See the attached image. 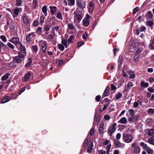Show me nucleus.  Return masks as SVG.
<instances>
[{"instance_id": "1", "label": "nucleus", "mask_w": 154, "mask_h": 154, "mask_svg": "<svg viewBox=\"0 0 154 154\" xmlns=\"http://www.w3.org/2000/svg\"><path fill=\"white\" fill-rule=\"evenodd\" d=\"M75 20L77 21H80L82 18L83 13H82V10H80L77 8L76 10L74 12Z\"/></svg>"}, {"instance_id": "2", "label": "nucleus", "mask_w": 154, "mask_h": 154, "mask_svg": "<svg viewBox=\"0 0 154 154\" xmlns=\"http://www.w3.org/2000/svg\"><path fill=\"white\" fill-rule=\"evenodd\" d=\"M25 54L22 53H18V56L15 57L14 61L15 63H20L24 59Z\"/></svg>"}, {"instance_id": "3", "label": "nucleus", "mask_w": 154, "mask_h": 154, "mask_svg": "<svg viewBox=\"0 0 154 154\" xmlns=\"http://www.w3.org/2000/svg\"><path fill=\"white\" fill-rule=\"evenodd\" d=\"M133 137L131 135L129 134H124L123 140L124 142L129 143L131 142L133 140Z\"/></svg>"}, {"instance_id": "4", "label": "nucleus", "mask_w": 154, "mask_h": 154, "mask_svg": "<svg viewBox=\"0 0 154 154\" xmlns=\"http://www.w3.org/2000/svg\"><path fill=\"white\" fill-rule=\"evenodd\" d=\"M77 7L83 9L85 7V2L83 0H78L77 1Z\"/></svg>"}, {"instance_id": "5", "label": "nucleus", "mask_w": 154, "mask_h": 154, "mask_svg": "<svg viewBox=\"0 0 154 154\" xmlns=\"http://www.w3.org/2000/svg\"><path fill=\"white\" fill-rule=\"evenodd\" d=\"M116 125V123H114L112 126L110 128V130H109L108 131V133L109 134V135L111 136L113 133L115 131V127Z\"/></svg>"}, {"instance_id": "6", "label": "nucleus", "mask_w": 154, "mask_h": 154, "mask_svg": "<svg viewBox=\"0 0 154 154\" xmlns=\"http://www.w3.org/2000/svg\"><path fill=\"white\" fill-rule=\"evenodd\" d=\"M9 41L17 45L18 43L20 44V42H19V39L18 37H15L12 38L11 39L9 40Z\"/></svg>"}, {"instance_id": "7", "label": "nucleus", "mask_w": 154, "mask_h": 154, "mask_svg": "<svg viewBox=\"0 0 154 154\" xmlns=\"http://www.w3.org/2000/svg\"><path fill=\"white\" fill-rule=\"evenodd\" d=\"M114 142L115 144V147L116 148H119L122 147L121 143L117 139H114Z\"/></svg>"}, {"instance_id": "8", "label": "nucleus", "mask_w": 154, "mask_h": 154, "mask_svg": "<svg viewBox=\"0 0 154 154\" xmlns=\"http://www.w3.org/2000/svg\"><path fill=\"white\" fill-rule=\"evenodd\" d=\"M20 50L21 52H19V53H22L23 54H26V48L25 47L22 45L21 43H20Z\"/></svg>"}, {"instance_id": "9", "label": "nucleus", "mask_w": 154, "mask_h": 154, "mask_svg": "<svg viewBox=\"0 0 154 154\" xmlns=\"http://www.w3.org/2000/svg\"><path fill=\"white\" fill-rule=\"evenodd\" d=\"M11 98L9 96H6L4 97L2 100L1 102L2 103H6L9 101Z\"/></svg>"}, {"instance_id": "10", "label": "nucleus", "mask_w": 154, "mask_h": 154, "mask_svg": "<svg viewBox=\"0 0 154 154\" xmlns=\"http://www.w3.org/2000/svg\"><path fill=\"white\" fill-rule=\"evenodd\" d=\"M23 19L24 22L26 24H28L29 23L30 20L28 17L25 14H24L23 16Z\"/></svg>"}, {"instance_id": "11", "label": "nucleus", "mask_w": 154, "mask_h": 154, "mask_svg": "<svg viewBox=\"0 0 154 154\" xmlns=\"http://www.w3.org/2000/svg\"><path fill=\"white\" fill-rule=\"evenodd\" d=\"M109 88L110 87L109 86H107L103 94V95L104 96H107L109 95Z\"/></svg>"}, {"instance_id": "12", "label": "nucleus", "mask_w": 154, "mask_h": 154, "mask_svg": "<svg viewBox=\"0 0 154 154\" xmlns=\"http://www.w3.org/2000/svg\"><path fill=\"white\" fill-rule=\"evenodd\" d=\"M31 75V73L29 72H28L23 77V81H26L28 80Z\"/></svg>"}, {"instance_id": "13", "label": "nucleus", "mask_w": 154, "mask_h": 154, "mask_svg": "<svg viewBox=\"0 0 154 154\" xmlns=\"http://www.w3.org/2000/svg\"><path fill=\"white\" fill-rule=\"evenodd\" d=\"M101 116L100 115H97L96 114L94 116V123H95V122H98L101 119Z\"/></svg>"}, {"instance_id": "14", "label": "nucleus", "mask_w": 154, "mask_h": 154, "mask_svg": "<svg viewBox=\"0 0 154 154\" xmlns=\"http://www.w3.org/2000/svg\"><path fill=\"white\" fill-rule=\"evenodd\" d=\"M133 85L132 82H130L128 83L127 85V87H125L124 91H127L131 87L133 86Z\"/></svg>"}, {"instance_id": "15", "label": "nucleus", "mask_w": 154, "mask_h": 154, "mask_svg": "<svg viewBox=\"0 0 154 154\" xmlns=\"http://www.w3.org/2000/svg\"><path fill=\"white\" fill-rule=\"evenodd\" d=\"M83 25L85 26H87L89 24V19L85 18L83 20Z\"/></svg>"}, {"instance_id": "16", "label": "nucleus", "mask_w": 154, "mask_h": 154, "mask_svg": "<svg viewBox=\"0 0 154 154\" xmlns=\"http://www.w3.org/2000/svg\"><path fill=\"white\" fill-rule=\"evenodd\" d=\"M148 141L149 143L154 145V135L151 137L148 140Z\"/></svg>"}, {"instance_id": "17", "label": "nucleus", "mask_w": 154, "mask_h": 154, "mask_svg": "<svg viewBox=\"0 0 154 154\" xmlns=\"http://www.w3.org/2000/svg\"><path fill=\"white\" fill-rule=\"evenodd\" d=\"M10 75V73H6L4 76L2 77V81L6 80L8 78L9 76Z\"/></svg>"}, {"instance_id": "18", "label": "nucleus", "mask_w": 154, "mask_h": 154, "mask_svg": "<svg viewBox=\"0 0 154 154\" xmlns=\"http://www.w3.org/2000/svg\"><path fill=\"white\" fill-rule=\"evenodd\" d=\"M50 8L51 9V14H54L56 10V7L55 6H51L50 7Z\"/></svg>"}, {"instance_id": "19", "label": "nucleus", "mask_w": 154, "mask_h": 154, "mask_svg": "<svg viewBox=\"0 0 154 154\" xmlns=\"http://www.w3.org/2000/svg\"><path fill=\"white\" fill-rule=\"evenodd\" d=\"M127 122V120L126 118H122L119 121V122H120L122 124H126Z\"/></svg>"}, {"instance_id": "20", "label": "nucleus", "mask_w": 154, "mask_h": 154, "mask_svg": "<svg viewBox=\"0 0 154 154\" xmlns=\"http://www.w3.org/2000/svg\"><path fill=\"white\" fill-rule=\"evenodd\" d=\"M94 8V3L92 2H90L89 4V10L92 11Z\"/></svg>"}, {"instance_id": "21", "label": "nucleus", "mask_w": 154, "mask_h": 154, "mask_svg": "<svg viewBox=\"0 0 154 154\" xmlns=\"http://www.w3.org/2000/svg\"><path fill=\"white\" fill-rule=\"evenodd\" d=\"M93 146V145L92 143H91L88 147L87 149V152L89 153H91L92 149V147Z\"/></svg>"}, {"instance_id": "22", "label": "nucleus", "mask_w": 154, "mask_h": 154, "mask_svg": "<svg viewBox=\"0 0 154 154\" xmlns=\"http://www.w3.org/2000/svg\"><path fill=\"white\" fill-rule=\"evenodd\" d=\"M141 86L142 87H147L149 86V84L147 83H145L143 81H141L140 83Z\"/></svg>"}, {"instance_id": "23", "label": "nucleus", "mask_w": 154, "mask_h": 154, "mask_svg": "<svg viewBox=\"0 0 154 154\" xmlns=\"http://www.w3.org/2000/svg\"><path fill=\"white\" fill-rule=\"evenodd\" d=\"M134 152L135 153L139 152L140 151V148L139 146H136L134 149Z\"/></svg>"}, {"instance_id": "24", "label": "nucleus", "mask_w": 154, "mask_h": 154, "mask_svg": "<svg viewBox=\"0 0 154 154\" xmlns=\"http://www.w3.org/2000/svg\"><path fill=\"white\" fill-rule=\"evenodd\" d=\"M42 51L44 52H45L46 49L47 48L46 44L44 43H42Z\"/></svg>"}, {"instance_id": "25", "label": "nucleus", "mask_w": 154, "mask_h": 154, "mask_svg": "<svg viewBox=\"0 0 154 154\" xmlns=\"http://www.w3.org/2000/svg\"><path fill=\"white\" fill-rule=\"evenodd\" d=\"M31 35L32 34L29 33L26 37V40L29 42H31L32 41Z\"/></svg>"}, {"instance_id": "26", "label": "nucleus", "mask_w": 154, "mask_h": 154, "mask_svg": "<svg viewBox=\"0 0 154 154\" xmlns=\"http://www.w3.org/2000/svg\"><path fill=\"white\" fill-rule=\"evenodd\" d=\"M149 48L151 50H154V39L152 42L149 45Z\"/></svg>"}, {"instance_id": "27", "label": "nucleus", "mask_w": 154, "mask_h": 154, "mask_svg": "<svg viewBox=\"0 0 154 154\" xmlns=\"http://www.w3.org/2000/svg\"><path fill=\"white\" fill-rule=\"evenodd\" d=\"M42 11L44 13L45 15V16L47 15V8L45 6H44L42 8Z\"/></svg>"}, {"instance_id": "28", "label": "nucleus", "mask_w": 154, "mask_h": 154, "mask_svg": "<svg viewBox=\"0 0 154 154\" xmlns=\"http://www.w3.org/2000/svg\"><path fill=\"white\" fill-rule=\"evenodd\" d=\"M28 60L29 61L28 63L25 65V67H29L31 65L32 61V59L31 58H29Z\"/></svg>"}, {"instance_id": "29", "label": "nucleus", "mask_w": 154, "mask_h": 154, "mask_svg": "<svg viewBox=\"0 0 154 154\" xmlns=\"http://www.w3.org/2000/svg\"><path fill=\"white\" fill-rule=\"evenodd\" d=\"M74 36L73 35H71L68 39V42L69 43H72V40L74 39Z\"/></svg>"}, {"instance_id": "30", "label": "nucleus", "mask_w": 154, "mask_h": 154, "mask_svg": "<svg viewBox=\"0 0 154 154\" xmlns=\"http://www.w3.org/2000/svg\"><path fill=\"white\" fill-rule=\"evenodd\" d=\"M61 43L62 44L64 45L66 48H67L68 46H67V41L66 40H62Z\"/></svg>"}, {"instance_id": "31", "label": "nucleus", "mask_w": 154, "mask_h": 154, "mask_svg": "<svg viewBox=\"0 0 154 154\" xmlns=\"http://www.w3.org/2000/svg\"><path fill=\"white\" fill-rule=\"evenodd\" d=\"M133 119L135 121H137L139 118V115H134V114L131 116Z\"/></svg>"}, {"instance_id": "32", "label": "nucleus", "mask_w": 154, "mask_h": 154, "mask_svg": "<svg viewBox=\"0 0 154 154\" xmlns=\"http://www.w3.org/2000/svg\"><path fill=\"white\" fill-rule=\"evenodd\" d=\"M146 150L147 153L149 154H152L153 152V150L149 148H147L146 149Z\"/></svg>"}, {"instance_id": "33", "label": "nucleus", "mask_w": 154, "mask_h": 154, "mask_svg": "<svg viewBox=\"0 0 154 154\" xmlns=\"http://www.w3.org/2000/svg\"><path fill=\"white\" fill-rule=\"evenodd\" d=\"M68 27V28L71 29H74V26L73 24L72 23H68L67 24Z\"/></svg>"}, {"instance_id": "34", "label": "nucleus", "mask_w": 154, "mask_h": 154, "mask_svg": "<svg viewBox=\"0 0 154 154\" xmlns=\"http://www.w3.org/2000/svg\"><path fill=\"white\" fill-rule=\"evenodd\" d=\"M118 63H119V65H121L122 63V56H119L118 60Z\"/></svg>"}, {"instance_id": "35", "label": "nucleus", "mask_w": 154, "mask_h": 154, "mask_svg": "<svg viewBox=\"0 0 154 154\" xmlns=\"http://www.w3.org/2000/svg\"><path fill=\"white\" fill-rule=\"evenodd\" d=\"M59 48L61 51H63L64 49V47L63 45L62 44H60L58 45Z\"/></svg>"}, {"instance_id": "36", "label": "nucleus", "mask_w": 154, "mask_h": 154, "mask_svg": "<svg viewBox=\"0 0 154 154\" xmlns=\"http://www.w3.org/2000/svg\"><path fill=\"white\" fill-rule=\"evenodd\" d=\"M33 7L35 8L38 5L37 0H33Z\"/></svg>"}, {"instance_id": "37", "label": "nucleus", "mask_w": 154, "mask_h": 154, "mask_svg": "<svg viewBox=\"0 0 154 154\" xmlns=\"http://www.w3.org/2000/svg\"><path fill=\"white\" fill-rule=\"evenodd\" d=\"M0 38H1L2 41L4 42L7 41V39L6 37L4 35H2L0 36Z\"/></svg>"}, {"instance_id": "38", "label": "nucleus", "mask_w": 154, "mask_h": 154, "mask_svg": "<svg viewBox=\"0 0 154 154\" xmlns=\"http://www.w3.org/2000/svg\"><path fill=\"white\" fill-rule=\"evenodd\" d=\"M139 10V7H136L133 10V14H134L138 11Z\"/></svg>"}, {"instance_id": "39", "label": "nucleus", "mask_w": 154, "mask_h": 154, "mask_svg": "<svg viewBox=\"0 0 154 154\" xmlns=\"http://www.w3.org/2000/svg\"><path fill=\"white\" fill-rule=\"evenodd\" d=\"M26 89V87H24L23 88H22L20 90L18 94L20 95V94L23 92Z\"/></svg>"}, {"instance_id": "40", "label": "nucleus", "mask_w": 154, "mask_h": 154, "mask_svg": "<svg viewBox=\"0 0 154 154\" xmlns=\"http://www.w3.org/2000/svg\"><path fill=\"white\" fill-rule=\"evenodd\" d=\"M4 44L0 41V52L1 51L2 48L4 47Z\"/></svg>"}, {"instance_id": "41", "label": "nucleus", "mask_w": 154, "mask_h": 154, "mask_svg": "<svg viewBox=\"0 0 154 154\" xmlns=\"http://www.w3.org/2000/svg\"><path fill=\"white\" fill-rule=\"evenodd\" d=\"M57 17L60 19H62V15L60 12H59L58 13Z\"/></svg>"}, {"instance_id": "42", "label": "nucleus", "mask_w": 154, "mask_h": 154, "mask_svg": "<svg viewBox=\"0 0 154 154\" xmlns=\"http://www.w3.org/2000/svg\"><path fill=\"white\" fill-rule=\"evenodd\" d=\"M16 4L17 6H20L22 2L20 0H16Z\"/></svg>"}, {"instance_id": "43", "label": "nucleus", "mask_w": 154, "mask_h": 154, "mask_svg": "<svg viewBox=\"0 0 154 154\" xmlns=\"http://www.w3.org/2000/svg\"><path fill=\"white\" fill-rule=\"evenodd\" d=\"M147 24L149 26H152L153 23L152 21H148L147 23Z\"/></svg>"}, {"instance_id": "44", "label": "nucleus", "mask_w": 154, "mask_h": 154, "mask_svg": "<svg viewBox=\"0 0 154 154\" xmlns=\"http://www.w3.org/2000/svg\"><path fill=\"white\" fill-rule=\"evenodd\" d=\"M122 95L121 93L119 92L117 94L116 96V99H119L121 97Z\"/></svg>"}, {"instance_id": "45", "label": "nucleus", "mask_w": 154, "mask_h": 154, "mask_svg": "<svg viewBox=\"0 0 154 154\" xmlns=\"http://www.w3.org/2000/svg\"><path fill=\"white\" fill-rule=\"evenodd\" d=\"M95 99L97 101H100L101 99V96L100 95H97Z\"/></svg>"}, {"instance_id": "46", "label": "nucleus", "mask_w": 154, "mask_h": 154, "mask_svg": "<svg viewBox=\"0 0 154 154\" xmlns=\"http://www.w3.org/2000/svg\"><path fill=\"white\" fill-rule=\"evenodd\" d=\"M148 112L150 114L153 113H154V109L152 108H150L148 110Z\"/></svg>"}, {"instance_id": "47", "label": "nucleus", "mask_w": 154, "mask_h": 154, "mask_svg": "<svg viewBox=\"0 0 154 154\" xmlns=\"http://www.w3.org/2000/svg\"><path fill=\"white\" fill-rule=\"evenodd\" d=\"M32 48L34 51H36L38 50V47L37 46L33 45L32 47Z\"/></svg>"}, {"instance_id": "48", "label": "nucleus", "mask_w": 154, "mask_h": 154, "mask_svg": "<svg viewBox=\"0 0 154 154\" xmlns=\"http://www.w3.org/2000/svg\"><path fill=\"white\" fill-rule=\"evenodd\" d=\"M104 119L106 120H109L110 119V117L109 115H106L104 116Z\"/></svg>"}, {"instance_id": "49", "label": "nucleus", "mask_w": 154, "mask_h": 154, "mask_svg": "<svg viewBox=\"0 0 154 154\" xmlns=\"http://www.w3.org/2000/svg\"><path fill=\"white\" fill-rule=\"evenodd\" d=\"M94 128H92L91 130L90 131V135L92 136V135H93L94 134Z\"/></svg>"}, {"instance_id": "50", "label": "nucleus", "mask_w": 154, "mask_h": 154, "mask_svg": "<svg viewBox=\"0 0 154 154\" xmlns=\"http://www.w3.org/2000/svg\"><path fill=\"white\" fill-rule=\"evenodd\" d=\"M84 43L82 42H79L78 43L77 47H81L82 44H84Z\"/></svg>"}, {"instance_id": "51", "label": "nucleus", "mask_w": 154, "mask_h": 154, "mask_svg": "<svg viewBox=\"0 0 154 154\" xmlns=\"http://www.w3.org/2000/svg\"><path fill=\"white\" fill-rule=\"evenodd\" d=\"M148 91L151 93H152L154 92V90L152 87H149L147 89Z\"/></svg>"}, {"instance_id": "52", "label": "nucleus", "mask_w": 154, "mask_h": 154, "mask_svg": "<svg viewBox=\"0 0 154 154\" xmlns=\"http://www.w3.org/2000/svg\"><path fill=\"white\" fill-rule=\"evenodd\" d=\"M137 146H138L137 143L136 142H134L132 143L131 146V147H135Z\"/></svg>"}, {"instance_id": "53", "label": "nucleus", "mask_w": 154, "mask_h": 154, "mask_svg": "<svg viewBox=\"0 0 154 154\" xmlns=\"http://www.w3.org/2000/svg\"><path fill=\"white\" fill-rule=\"evenodd\" d=\"M8 45L12 49H14V46L10 43H8Z\"/></svg>"}, {"instance_id": "54", "label": "nucleus", "mask_w": 154, "mask_h": 154, "mask_svg": "<svg viewBox=\"0 0 154 154\" xmlns=\"http://www.w3.org/2000/svg\"><path fill=\"white\" fill-rule=\"evenodd\" d=\"M69 4L71 3L72 5H73L75 3L74 0H69L68 1Z\"/></svg>"}, {"instance_id": "55", "label": "nucleus", "mask_w": 154, "mask_h": 154, "mask_svg": "<svg viewBox=\"0 0 154 154\" xmlns=\"http://www.w3.org/2000/svg\"><path fill=\"white\" fill-rule=\"evenodd\" d=\"M147 14L150 17L152 18L153 17V14L151 11H148Z\"/></svg>"}, {"instance_id": "56", "label": "nucleus", "mask_w": 154, "mask_h": 154, "mask_svg": "<svg viewBox=\"0 0 154 154\" xmlns=\"http://www.w3.org/2000/svg\"><path fill=\"white\" fill-rule=\"evenodd\" d=\"M103 127L100 126L99 127V133L100 134H101L103 132Z\"/></svg>"}, {"instance_id": "57", "label": "nucleus", "mask_w": 154, "mask_h": 154, "mask_svg": "<svg viewBox=\"0 0 154 154\" xmlns=\"http://www.w3.org/2000/svg\"><path fill=\"white\" fill-rule=\"evenodd\" d=\"M129 112L130 113V115L131 116H132V115H133L134 114V111L133 109H130L129 110Z\"/></svg>"}, {"instance_id": "58", "label": "nucleus", "mask_w": 154, "mask_h": 154, "mask_svg": "<svg viewBox=\"0 0 154 154\" xmlns=\"http://www.w3.org/2000/svg\"><path fill=\"white\" fill-rule=\"evenodd\" d=\"M14 12L15 14L17 15L19 14V10L17 9H16L14 10Z\"/></svg>"}, {"instance_id": "59", "label": "nucleus", "mask_w": 154, "mask_h": 154, "mask_svg": "<svg viewBox=\"0 0 154 154\" xmlns=\"http://www.w3.org/2000/svg\"><path fill=\"white\" fill-rule=\"evenodd\" d=\"M121 134L120 133H118L116 135V139H117V140L118 139H120V138H121Z\"/></svg>"}, {"instance_id": "60", "label": "nucleus", "mask_w": 154, "mask_h": 154, "mask_svg": "<svg viewBox=\"0 0 154 154\" xmlns=\"http://www.w3.org/2000/svg\"><path fill=\"white\" fill-rule=\"evenodd\" d=\"M108 106V104H105L104 106L103 107V109L102 110V112L104 110L106 109H107Z\"/></svg>"}, {"instance_id": "61", "label": "nucleus", "mask_w": 154, "mask_h": 154, "mask_svg": "<svg viewBox=\"0 0 154 154\" xmlns=\"http://www.w3.org/2000/svg\"><path fill=\"white\" fill-rule=\"evenodd\" d=\"M40 23H43L44 22V17L43 16H41L40 17Z\"/></svg>"}, {"instance_id": "62", "label": "nucleus", "mask_w": 154, "mask_h": 154, "mask_svg": "<svg viewBox=\"0 0 154 154\" xmlns=\"http://www.w3.org/2000/svg\"><path fill=\"white\" fill-rule=\"evenodd\" d=\"M85 34H86V35L84 34L82 35L83 38L84 40H85L86 39V37L88 36L87 33L86 32H85Z\"/></svg>"}, {"instance_id": "63", "label": "nucleus", "mask_w": 154, "mask_h": 154, "mask_svg": "<svg viewBox=\"0 0 154 154\" xmlns=\"http://www.w3.org/2000/svg\"><path fill=\"white\" fill-rule=\"evenodd\" d=\"M44 29L46 31H48L49 30V26L48 25H46L45 26Z\"/></svg>"}, {"instance_id": "64", "label": "nucleus", "mask_w": 154, "mask_h": 154, "mask_svg": "<svg viewBox=\"0 0 154 154\" xmlns=\"http://www.w3.org/2000/svg\"><path fill=\"white\" fill-rule=\"evenodd\" d=\"M133 60L135 61H137L139 60V58L135 56L133 58Z\"/></svg>"}]
</instances>
